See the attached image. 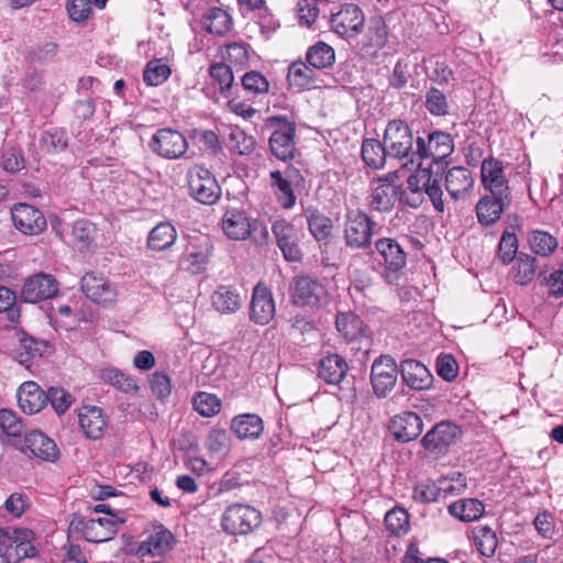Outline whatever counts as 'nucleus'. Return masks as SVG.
Segmentation results:
<instances>
[{
    "mask_svg": "<svg viewBox=\"0 0 563 563\" xmlns=\"http://www.w3.org/2000/svg\"><path fill=\"white\" fill-rule=\"evenodd\" d=\"M453 148L451 135L435 131L429 134L427 142L422 137H418L417 152L412 153L422 161L418 163L416 173L409 176L408 189L413 195L424 192L439 212L444 211L441 188L445 167L444 159L453 152Z\"/></svg>",
    "mask_w": 563,
    "mask_h": 563,
    "instance_id": "f257e3e1",
    "label": "nucleus"
},
{
    "mask_svg": "<svg viewBox=\"0 0 563 563\" xmlns=\"http://www.w3.org/2000/svg\"><path fill=\"white\" fill-rule=\"evenodd\" d=\"M261 522V512L245 504H233L227 507L221 516V528L230 536L249 534L258 528Z\"/></svg>",
    "mask_w": 563,
    "mask_h": 563,
    "instance_id": "f03ea898",
    "label": "nucleus"
},
{
    "mask_svg": "<svg viewBox=\"0 0 563 563\" xmlns=\"http://www.w3.org/2000/svg\"><path fill=\"white\" fill-rule=\"evenodd\" d=\"M32 532L30 530H14L10 534L0 528V563H19L25 558H33L36 554L31 543Z\"/></svg>",
    "mask_w": 563,
    "mask_h": 563,
    "instance_id": "7ed1b4c3",
    "label": "nucleus"
},
{
    "mask_svg": "<svg viewBox=\"0 0 563 563\" xmlns=\"http://www.w3.org/2000/svg\"><path fill=\"white\" fill-rule=\"evenodd\" d=\"M266 125L273 129L269 137L272 153L280 161L291 159L295 155V124L283 117H269Z\"/></svg>",
    "mask_w": 563,
    "mask_h": 563,
    "instance_id": "20e7f679",
    "label": "nucleus"
},
{
    "mask_svg": "<svg viewBox=\"0 0 563 563\" xmlns=\"http://www.w3.org/2000/svg\"><path fill=\"white\" fill-rule=\"evenodd\" d=\"M187 178L191 197L200 203L213 205L220 199L221 188L209 169L194 166L188 170Z\"/></svg>",
    "mask_w": 563,
    "mask_h": 563,
    "instance_id": "39448f33",
    "label": "nucleus"
},
{
    "mask_svg": "<svg viewBox=\"0 0 563 563\" xmlns=\"http://www.w3.org/2000/svg\"><path fill=\"white\" fill-rule=\"evenodd\" d=\"M148 146L154 154L163 158L177 159L186 154L188 142L179 131L164 128L153 134Z\"/></svg>",
    "mask_w": 563,
    "mask_h": 563,
    "instance_id": "423d86ee",
    "label": "nucleus"
},
{
    "mask_svg": "<svg viewBox=\"0 0 563 563\" xmlns=\"http://www.w3.org/2000/svg\"><path fill=\"white\" fill-rule=\"evenodd\" d=\"M364 13L354 3H345L336 12L331 13L330 26L336 34L343 37H355L364 26Z\"/></svg>",
    "mask_w": 563,
    "mask_h": 563,
    "instance_id": "0eeeda50",
    "label": "nucleus"
},
{
    "mask_svg": "<svg viewBox=\"0 0 563 563\" xmlns=\"http://www.w3.org/2000/svg\"><path fill=\"white\" fill-rule=\"evenodd\" d=\"M213 246L208 238H191L179 258V265L191 274L206 269L212 256Z\"/></svg>",
    "mask_w": 563,
    "mask_h": 563,
    "instance_id": "6e6552de",
    "label": "nucleus"
},
{
    "mask_svg": "<svg viewBox=\"0 0 563 563\" xmlns=\"http://www.w3.org/2000/svg\"><path fill=\"white\" fill-rule=\"evenodd\" d=\"M413 136L409 126L401 120L390 121L384 134V144L389 156L407 157L412 150Z\"/></svg>",
    "mask_w": 563,
    "mask_h": 563,
    "instance_id": "1a4fd4ad",
    "label": "nucleus"
},
{
    "mask_svg": "<svg viewBox=\"0 0 563 563\" xmlns=\"http://www.w3.org/2000/svg\"><path fill=\"white\" fill-rule=\"evenodd\" d=\"M317 55V44L311 45L306 53V60H296L291 63L287 71V82L290 88L297 91L314 88L317 64L313 62Z\"/></svg>",
    "mask_w": 563,
    "mask_h": 563,
    "instance_id": "9d476101",
    "label": "nucleus"
},
{
    "mask_svg": "<svg viewBox=\"0 0 563 563\" xmlns=\"http://www.w3.org/2000/svg\"><path fill=\"white\" fill-rule=\"evenodd\" d=\"M398 368L395 360L388 355H382L376 358L372 365L371 383L374 394L379 397H386L395 387L397 382Z\"/></svg>",
    "mask_w": 563,
    "mask_h": 563,
    "instance_id": "9b49d317",
    "label": "nucleus"
},
{
    "mask_svg": "<svg viewBox=\"0 0 563 563\" xmlns=\"http://www.w3.org/2000/svg\"><path fill=\"white\" fill-rule=\"evenodd\" d=\"M374 223L367 214L361 210H351L347 212L345 223V241L351 247H365L369 244L373 234Z\"/></svg>",
    "mask_w": 563,
    "mask_h": 563,
    "instance_id": "f8f14e48",
    "label": "nucleus"
},
{
    "mask_svg": "<svg viewBox=\"0 0 563 563\" xmlns=\"http://www.w3.org/2000/svg\"><path fill=\"white\" fill-rule=\"evenodd\" d=\"M461 435V429L448 421L437 423L422 438L421 443L431 453H444Z\"/></svg>",
    "mask_w": 563,
    "mask_h": 563,
    "instance_id": "ddd939ff",
    "label": "nucleus"
},
{
    "mask_svg": "<svg viewBox=\"0 0 563 563\" xmlns=\"http://www.w3.org/2000/svg\"><path fill=\"white\" fill-rule=\"evenodd\" d=\"M12 222L16 230L26 235H36L46 228V219L35 207L18 203L11 209Z\"/></svg>",
    "mask_w": 563,
    "mask_h": 563,
    "instance_id": "4468645a",
    "label": "nucleus"
},
{
    "mask_svg": "<svg viewBox=\"0 0 563 563\" xmlns=\"http://www.w3.org/2000/svg\"><path fill=\"white\" fill-rule=\"evenodd\" d=\"M81 289L96 303L108 305L115 301V286L103 276L87 273L81 278Z\"/></svg>",
    "mask_w": 563,
    "mask_h": 563,
    "instance_id": "2eb2a0df",
    "label": "nucleus"
},
{
    "mask_svg": "<svg viewBox=\"0 0 563 563\" xmlns=\"http://www.w3.org/2000/svg\"><path fill=\"white\" fill-rule=\"evenodd\" d=\"M298 176V170L287 166L283 170L275 169L269 173L271 189L284 208H290L295 203L292 181Z\"/></svg>",
    "mask_w": 563,
    "mask_h": 563,
    "instance_id": "dca6fc26",
    "label": "nucleus"
},
{
    "mask_svg": "<svg viewBox=\"0 0 563 563\" xmlns=\"http://www.w3.org/2000/svg\"><path fill=\"white\" fill-rule=\"evenodd\" d=\"M257 222H252L247 214L239 209L227 210L221 220V228L224 234L234 241L246 240L252 230L256 229Z\"/></svg>",
    "mask_w": 563,
    "mask_h": 563,
    "instance_id": "f3484780",
    "label": "nucleus"
},
{
    "mask_svg": "<svg viewBox=\"0 0 563 563\" xmlns=\"http://www.w3.org/2000/svg\"><path fill=\"white\" fill-rule=\"evenodd\" d=\"M275 316V302L272 292L262 284L253 290L250 317L258 324H267Z\"/></svg>",
    "mask_w": 563,
    "mask_h": 563,
    "instance_id": "a211bd4d",
    "label": "nucleus"
},
{
    "mask_svg": "<svg viewBox=\"0 0 563 563\" xmlns=\"http://www.w3.org/2000/svg\"><path fill=\"white\" fill-rule=\"evenodd\" d=\"M56 280L47 274H37L25 280L22 297L25 301L37 302L52 298L57 292Z\"/></svg>",
    "mask_w": 563,
    "mask_h": 563,
    "instance_id": "6ab92c4d",
    "label": "nucleus"
},
{
    "mask_svg": "<svg viewBox=\"0 0 563 563\" xmlns=\"http://www.w3.org/2000/svg\"><path fill=\"white\" fill-rule=\"evenodd\" d=\"M510 203L508 194L492 195L479 199L476 205V214L478 222L483 225L495 223Z\"/></svg>",
    "mask_w": 563,
    "mask_h": 563,
    "instance_id": "aec40b11",
    "label": "nucleus"
},
{
    "mask_svg": "<svg viewBox=\"0 0 563 563\" xmlns=\"http://www.w3.org/2000/svg\"><path fill=\"white\" fill-rule=\"evenodd\" d=\"M375 249L384 261L387 274L397 273L406 266L407 255L396 240L390 238L378 239Z\"/></svg>",
    "mask_w": 563,
    "mask_h": 563,
    "instance_id": "412c9836",
    "label": "nucleus"
},
{
    "mask_svg": "<svg viewBox=\"0 0 563 563\" xmlns=\"http://www.w3.org/2000/svg\"><path fill=\"white\" fill-rule=\"evenodd\" d=\"M481 176L484 187L489 190L492 195H509V187L504 175L503 164L498 159H484Z\"/></svg>",
    "mask_w": 563,
    "mask_h": 563,
    "instance_id": "4be33fe9",
    "label": "nucleus"
},
{
    "mask_svg": "<svg viewBox=\"0 0 563 563\" xmlns=\"http://www.w3.org/2000/svg\"><path fill=\"white\" fill-rule=\"evenodd\" d=\"M390 428L397 440L409 442L420 435L423 422L416 412L406 411L391 419Z\"/></svg>",
    "mask_w": 563,
    "mask_h": 563,
    "instance_id": "5701e85b",
    "label": "nucleus"
},
{
    "mask_svg": "<svg viewBox=\"0 0 563 563\" xmlns=\"http://www.w3.org/2000/svg\"><path fill=\"white\" fill-rule=\"evenodd\" d=\"M118 521L113 516L90 518L82 522V534L89 542H104L115 534Z\"/></svg>",
    "mask_w": 563,
    "mask_h": 563,
    "instance_id": "b1692460",
    "label": "nucleus"
},
{
    "mask_svg": "<svg viewBox=\"0 0 563 563\" xmlns=\"http://www.w3.org/2000/svg\"><path fill=\"white\" fill-rule=\"evenodd\" d=\"M16 398L19 407L27 415L37 413L47 402L45 391L34 382L23 383L18 389Z\"/></svg>",
    "mask_w": 563,
    "mask_h": 563,
    "instance_id": "393cba45",
    "label": "nucleus"
},
{
    "mask_svg": "<svg viewBox=\"0 0 563 563\" xmlns=\"http://www.w3.org/2000/svg\"><path fill=\"white\" fill-rule=\"evenodd\" d=\"M472 173L462 166L450 168L445 174V189L452 199H464L473 188Z\"/></svg>",
    "mask_w": 563,
    "mask_h": 563,
    "instance_id": "a878e982",
    "label": "nucleus"
},
{
    "mask_svg": "<svg viewBox=\"0 0 563 563\" xmlns=\"http://www.w3.org/2000/svg\"><path fill=\"white\" fill-rule=\"evenodd\" d=\"M174 536L164 526L158 525L153 528L146 540L141 542L137 553L144 555H163L172 549Z\"/></svg>",
    "mask_w": 563,
    "mask_h": 563,
    "instance_id": "bb28decb",
    "label": "nucleus"
},
{
    "mask_svg": "<svg viewBox=\"0 0 563 563\" xmlns=\"http://www.w3.org/2000/svg\"><path fill=\"white\" fill-rule=\"evenodd\" d=\"M24 448L34 456L48 462L57 460L59 454L55 442L37 430H33L24 435Z\"/></svg>",
    "mask_w": 563,
    "mask_h": 563,
    "instance_id": "cd10ccee",
    "label": "nucleus"
},
{
    "mask_svg": "<svg viewBox=\"0 0 563 563\" xmlns=\"http://www.w3.org/2000/svg\"><path fill=\"white\" fill-rule=\"evenodd\" d=\"M388 32L382 18H373L369 21L366 34L361 45V52L368 57H375L387 43Z\"/></svg>",
    "mask_w": 563,
    "mask_h": 563,
    "instance_id": "c85d7f7f",
    "label": "nucleus"
},
{
    "mask_svg": "<svg viewBox=\"0 0 563 563\" xmlns=\"http://www.w3.org/2000/svg\"><path fill=\"white\" fill-rule=\"evenodd\" d=\"M404 382L412 389L422 390L430 386L432 375L429 369L416 360H405L400 364Z\"/></svg>",
    "mask_w": 563,
    "mask_h": 563,
    "instance_id": "c756f323",
    "label": "nucleus"
},
{
    "mask_svg": "<svg viewBox=\"0 0 563 563\" xmlns=\"http://www.w3.org/2000/svg\"><path fill=\"white\" fill-rule=\"evenodd\" d=\"M78 420L87 438L97 440L102 437L106 420L101 408L96 406L82 407L78 412Z\"/></svg>",
    "mask_w": 563,
    "mask_h": 563,
    "instance_id": "7c9ffc66",
    "label": "nucleus"
},
{
    "mask_svg": "<svg viewBox=\"0 0 563 563\" xmlns=\"http://www.w3.org/2000/svg\"><path fill=\"white\" fill-rule=\"evenodd\" d=\"M99 377L106 384L124 394L134 395L140 389L137 382L132 376L113 366L101 368Z\"/></svg>",
    "mask_w": 563,
    "mask_h": 563,
    "instance_id": "2f4dec72",
    "label": "nucleus"
},
{
    "mask_svg": "<svg viewBox=\"0 0 563 563\" xmlns=\"http://www.w3.org/2000/svg\"><path fill=\"white\" fill-rule=\"evenodd\" d=\"M398 200V188L390 184L378 180L373 187L369 196V206L380 212L393 209Z\"/></svg>",
    "mask_w": 563,
    "mask_h": 563,
    "instance_id": "473e14b6",
    "label": "nucleus"
},
{
    "mask_svg": "<svg viewBox=\"0 0 563 563\" xmlns=\"http://www.w3.org/2000/svg\"><path fill=\"white\" fill-rule=\"evenodd\" d=\"M347 371L344 358L338 354H330L319 362V378L330 385L342 382Z\"/></svg>",
    "mask_w": 563,
    "mask_h": 563,
    "instance_id": "72a5a7b5",
    "label": "nucleus"
},
{
    "mask_svg": "<svg viewBox=\"0 0 563 563\" xmlns=\"http://www.w3.org/2000/svg\"><path fill=\"white\" fill-rule=\"evenodd\" d=\"M273 231L277 238V243L284 257L288 262H297L301 258V253L296 244L294 230L285 222H276L273 225Z\"/></svg>",
    "mask_w": 563,
    "mask_h": 563,
    "instance_id": "f704fd0d",
    "label": "nucleus"
},
{
    "mask_svg": "<svg viewBox=\"0 0 563 563\" xmlns=\"http://www.w3.org/2000/svg\"><path fill=\"white\" fill-rule=\"evenodd\" d=\"M335 325L336 330L346 341H360L366 336L364 322L354 313H339Z\"/></svg>",
    "mask_w": 563,
    "mask_h": 563,
    "instance_id": "c9c22d12",
    "label": "nucleus"
},
{
    "mask_svg": "<svg viewBox=\"0 0 563 563\" xmlns=\"http://www.w3.org/2000/svg\"><path fill=\"white\" fill-rule=\"evenodd\" d=\"M232 431L240 439H257L263 432V421L257 415L245 413L235 417L231 423Z\"/></svg>",
    "mask_w": 563,
    "mask_h": 563,
    "instance_id": "e433bc0d",
    "label": "nucleus"
},
{
    "mask_svg": "<svg viewBox=\"0 0 563 563\" xmlns=\"http://www.w3.org/2000/svg\"><path fill=\"white\" fill-rule=\"evenodd\" d=\"M212 306L221 313H234L242 303L241 295L229 286H219L211 297Z\"/></svg>",
    "mask_w": 563,
    "mask_h": 563,
    "instance_id": "4c0bfd02",
    "label": "nucleus"
},
{
    "mask_svg": "<svg viewBox=\"0 0 563 563\" xmlns=\"http://www.w3.org/2000/svg\"><path fill=\"white\" fill-rule=\"evenodd\" d=\"M484 505L475 498L460 499L449 506V512L461 521H475L484 514Z\"/></svg>",
    "mask_w": 563,
    "mask_h": 563,
    "instance_id": "58836bf2",
    "label": "nucleus"
},
{
    "mask_svg": "<svg viewBox=\"0 0 563 563\" xmlns=\"http://www.w3.org/2000/svg\"><path fill=\"white\" fill-rule=\"evenodd\" d=\"M176 239V229L168 222H161L151 230L147 245L153 251H164L169 249Z\"/></svg>",
    "mask_w": 563,
    "mask_h": 563,
    "instance_id": "ea45409f",
    "label": "nucleus"
},
{
    "mask_svg": "<svg viewBox=\"0 0 563 563\" xmlns=\"http://www.w3.org/2000/svg\"><path fill=\"white\" fill-rule=\"evenodd\" d=\"M516 263L512 267L514 280L518 285H528L536 276L537 260L536 257L527 254L519 253L515 258Z\"/></svg>",
    "mask_w": 563,
    "mask_h": 563,
    "instance_id": "a19ab883",
    "label": "nucleus"
},
{
    "mask_svg": "<svg viewBox=\"0 0 563 563\" xmlns=\"http://www.w3.org/2000/svg\"><path fill=\"white\" fill-rule=\"evenodd\" d=\"M231 16L220 8H212L202 18L203 27L211 34L223 35L231 29Z\"/></svg>",
    "mask_w": 563,
    "mask_h": 563,
    "instance_id": "79ce46f5",
    "label": "nucleus"
},
{
    "mask_svg": "<svg viewBox=\"0 0 563 563\" xmlns=\"http://www.w3.org/2000/svg\"><path fill=\"white\" fill-rule=\"evenodd\" d=\"M389 154L386 151L385 144L382 145L375 139H366L362 144V157L368 167L379 169L384 167L386 157Z\"/></svg>",
    "mask_w": 563,
    "mask_h": 563,
    "instance_id": "37998d69",
    "label": "nucleus"
},
{
    "mask_svg": "<svg viewBox=\"0 0 563 563\" xmlns=\"http://www.w3.org/2000/svg\"><path fill=\"white\" fill-rule=\"evenodd\" d=\"M528 243L531 252L542 257L550 256L558 247L556 238L541 230L531 232L528 238Z\"/></svg>",
    "mask_w": 563,
    "mask_h": 563,
    "instance_id": "c03bdc74",
    "label": "nucleus"
},
{
    "mask_svg": "<svg viewBox=\"0 0 563 563\" xmlns=\"http://www.w3.org/2000/svg\"><path fill=\"white\" fill-rule=\"evenodd\" d=\"M317 283L308 276H299L294 279L290 287L292 301L297 306H306L314 296Z\"/></svg>",
    "mask_w": 563,
    "mask_h": 563,
    "instance_id": "a18cd8bd",
    "label": "nucleus"
},
{
    "mask_svg": "<svg viewBox=\"0 0 563 563\" xmlns=\"http://www.w3.org/2000/svg\"><path fill=\"white\" fill-rule=\"evenodd\" d=\"M322 190V197L333 205L341 202L342 186L341 175L336 170H327L322 175V183L319 185Z\"/></svg>",
    "mask_w": 563,
    "mask_h": 563,
    "instance_id": "49530a36",
    "label": "nucleus"
},
{
    "mask_svg": "<svg viewBox=\"0 0 563 563\" xmlns=\"http://www.w3.org/2000/svg\"><path fill=\"white\" fill-rule=\"evenodd\" d=\"M67 147L66 133L59 129L44 131L40 137V148L43 153L53 155Z\"/></svg>",
    "mask_w": 563,
    "mask_h": 563,
    "instance_id": "de8ad7c7",
    "label": "nucleus"
},
{
    "mask_svg": "<svg viewBox=\"0 0 563 563\" xmlns=\"http://www.w3.org/2000/svg\"><path fill=\"white\" fill-rule=\"evenodd\" d=\"M518 239L514 231L505 230L501 234L496 257L504 264L509 265L517 257Z\"/></svg>",
    "mask_w": 563,
    "mask_h": 563,
    "instance_id": "09e8293b",
    "label": "nucleus"
},
{
    "mask_svg": "<svg viewBox=\"0 0 563 563\" xmlns=\"http://www.w3.org/2000/svg\"><path fill=\"white\" fill-rule=\"evenodd\" d=\"M255 140L241 129H232L228 137V148L239 155H247L253 152Z\"/></svg>",
    "mask_w": 563,
    "mask_h": 563,
    "instance_id": "8fccbe9b",
    "label": "nucleus"
},
{
    "mask_svg": "<svg viewBox=\"0 0 563 563\" xmlns=\"http://www.w3.org/2000/svg\"><path fill=\"white\" fill-rule=\"evenodd\" d=\"M474 541L478 551L485 556H492L497 548V537L487 526L477 527L474 531Z\"/></svg>",
    "mask_w": 563,
    "mask_h": 563,
    "instance_id": "3c124183",
    "label": "nucleus"
},
{
    "mask_svg": "<svg viewBox=\"0 0 563 563\" xmlns=\"http://www.w3.org/2000/svg\"><path fill=\"white\" fill-rule=\"evenodd\" d=\"M195 410L203 417H212L221 409V400L212 394L200 391L192 399Z\"/></svg>",
    "mask_w": 563,
    "mask_h": 563,
    "instance_id": "603ef678",
    "label": "nucleus"
},
{
    "mask_svg": "<svg viewBox=\"0 0 563 563\" xmlns=\"http://www.w3.org/2000/svg\"><path fill=\"white\" fill-rule=\"evenodd\" d=\"M170 75V68L161 59L150 62L143 73L144 81L150 86H159L165 82Z\"/></svg>",
    "mask_w": 563,
    "mask_h": 563,
    "instance_id": "864d4df0",
    "label": "nucleus"
},
{
    "mask_svg": "<svg viewBox=\"0 0 563 563\" xmlns=\"http://www.w3.org/2000/svg\"><path fill=\"white\" fill-rule=\"evenodd\" d=\"M385 525L390 533L405 534L409 529V515L402 508H393L385 516Z\"/></svg>",
    "mask_w": 563,
    "mask_h": 563,
    "instance_id": "5fc2aeb1",
    "label": "nucleus"
},
{
    "mask_svg": "<svg viewBox=\"0 0 563 563\" xmlns=\"http://www.w3.org/2000/svg\"><path fill=\"white\" fill-rule=\"evenodd\" d=\"M206 448L217 456H224L230 451V437L224 430L213 429L206 439Z\"/></svg>",
    "mask_w": 563,
    "mask_h": 563,
    "instance_id": "6e6d98bb",
    "label": "nucleus"
},
{
    "mask_svg": "<svg viewBox=\"0 0 563 563\" xmlns=\"http://www.w3.org/2000/svg\"><path fill=\"white\" fill-rule=\"evenodd\" d=\"M71 234L74 240L85 247L95 240L96 227L89 220L80 219L74 223Z\"/></svg>",
    "mask_w": 563,
    "mask_h": 563,
    "instance_id": "4d7b16f0",
    "label": "nucleus"
},
{
    "mask_svg": "<svg viewBox=\"0 0 563 563\" xmlns=\"http://www.w3.org/2000/svg\"><path fill=\"white\" fill-rule=\"evenodd\" d=\"M46 397L57 415L65 413L73 402L71 395L58 387H51L46 393Z\"/></svg>",
    "mask_w": 563,
    "mask_h": 563,
    "instance_id": "13d9d810",
    "label": "nucleus"
},
{
    "mask_svg": "<svg viewBox=\"0 0 563 563\" xmlns=\"http://www.w3.org/2000/svg\"><path fill=\"white\" fill-rule=\"evenodd\" d=\"M209 74L220 85L222 93L231 88L234 77L230 66L222 63L214 64L210 67Z\"/></svg>",
    "mask_w": 563,
    "mask_h": 563,
    "instance_id": "bf43d9fd",
    "label": "nucleus"
},
{
    "mask_svg": "<svg viewBox=\"0 0 563 563\" xmlns=\"http://www.w3.org/2000/svg\"><path fill=\"white\" fill-rule=\"evenodd\" d=\"M0 428L10 437H19L23 431V422L8 409L0 410Z\"/></svg>",
    "mask_w": 563,
    "mask_h": 563,
    "instance_id": "052dcab7",
    "label": "nucleus"
},
{
    "mask_svg": "<svg viewBox=\"0 0 563 563\" xmlns=\"http://www.w3.org/2000/svg\"><path fill=\"white\" fill-rule=\"evenodd\" d=\"M439 497L438 484L430 481L417 484L412 492V498L422 504L435 501Z\"/></svg>",
    "mask_w": 563,
    "mask_h": 563,
    "instance_id": "680f3d73",
    "label": "nucleus"
},
{
    "mask_svg": "<svg viewBox=\"0 0 563 563\" xmlns=\"http://www.w3.org/2000/svg\"><path fill=\"white\" fill-rule=\"evenodd\" d=\"M243 88L252 93H266L269 88L267 79L258 71H249L242 77Z\"/></svg>",
    "mask_w": 563,
    "mask_h": 563,
    "instance_id": "e2e57ef3",
    "label": "nucleus"
},
{
    "mask_svg": "<svg viewBox=\"0 0 563 563\" xmlns=\"http://www.w3.org/2000/svg\"><path fill=\"white\" fill-rule=\"evenodd\" d=\"M426 107L434 115H444L448 112V101L445 95L437 88L427 92Z\"/></svg>",
    "mask_w": 563,
    "mask_h": 563,
    "instance_id": "0e129e2a",
    "label": "nucleus"
},
{
    "mask_svg": "<svg viewBox=\"0 0 563 563\" xmlns=\"http://www.w3.org/2000/svg\"><path fill=\"white\" fill-rule=\"evenodd\" d=\"M465 487V477L461 473H454L452 477L441 478L438 484L440 497L461 493Z\"/></svg>",
    "mask_w": 563,
    "mask_h": 563,
    "instance_id": "69168bd1",
    "label": "nucleus"
},
{
    "mask_svg": "<svg viewBox=\"0 0 563 563\" xmlns=\"http://www.w3.org/2000/svg\"><path fill=\"white\" fill-rule=\"evenodd\" d=\"M297 7L299 24L311 27L317 20V0H300Z\"/></svg>",
    "mask_w": 563,
    "mask_h": 563,
    "instance_id": "338daca9",
    "label": "nucleus"
},
{
    "mask_svg": "<svg viewBox=\"0 0 563 563\" xmlns=\"http://www.w3.org/2000/svg\"><path fill=\"white\" fill-rule=\"evenodd\" d=\"M150 385L153 394L159 399L167 398L170 395V379L163 372L153 373L150 379Z\"/></svg>",
    "mask_w": 563,
    "mask_h": 563,
    "instance_id": "774afa93",
    "label": "nucleus"
}]
</instances>
